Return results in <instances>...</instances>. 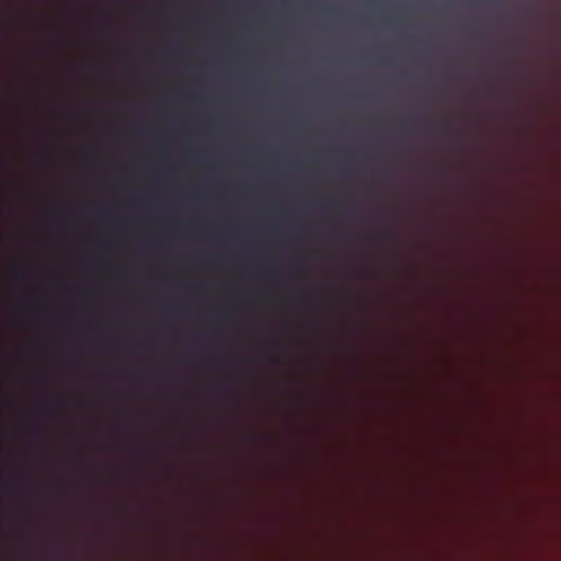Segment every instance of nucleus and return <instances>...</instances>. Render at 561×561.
Returning a JSON list of instances; mask_svg holds the SVG:
<instances>
[{
  "instance_id": "obj_1",
  "label": "nucleus",
  "mask_w": 561,
  "mask_h": 561,
  "mask_svg": "<svg viewBox=\"0 0 561 561\" xmlns=\"http://www.w3.org/2000/svg\"><path fill=\"white\" fill-rule=\"evenodd\" d=\"M26 275V270L24 267H20L18 271H16V276L22 278Z\"/></svg>"
},
{
  "instance_id": "obj_2",
  "label": "nucleus",
  "mask_w": 561,
  "mask_h": 561,
  "mask_svg": "<svg viewBox=\"0 0 561 561\" xmlns=\"http://www.w3.org/2000/svg\"><path fill=\"white\" fill-rule=\"evenodd\" d=\"M447 126H448V125H447V123H446V122H440V123L438 124V127H439L440 129H445Z\"/></svg>"
},
{
  "instance_id": "obj_3",
  "label": "nucleus",
  "mask_w": 561,
  "mask_h": 561,
  "mask_svg": "<svg viewBox=\"0 0 561 561\" xmlns=\"http://www.w3.org/2000/svg\"><path fill=\"white\" fill-rule=\"evenodd\" d=\"M314 300V297L313 296H308L306 297V301L307 302H312Z\"/></svg>"
}]
</instances>
